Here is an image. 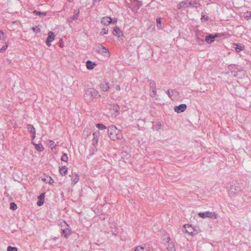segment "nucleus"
<instances>
[{
	"mask_svg": "<svg viewBox=\"0 0 251 251\" xmlns=\"http://www.w3.org/2000/svg\"><path fill=\"white\" fill-rule=\"evenodd\" d=\"M107 133L109 137L113 141L119 140L122 138L120 130L114 125L108 127Z\"/></svg>",
	"mask_w": 251,
	"mask_h": 251,
	"instance_id": "1",
	"label": "nucleus"
},
{
	"mask_svg": "<svg viewBox=\"0 0 251 251\" xmlns=\"http://www.w3.org/2000/svg\"><path fill=\"white\" fill-rule=\"evenodd\" d=\"M100 95L99 92L94 88H90L87 89L84 95V99L87 101H91L94 98H99Z\"/></svg>",
	"mask_w": 251,
	"mask_h": 251,
	"instance_id": "2",
	"label": "nucleus"
},
{
	"mask_svg": "<svg viewBox=\"0 0 251 251\" xmlns=\"http://www.w3.org/2000/svg\"><path fill=\"white\" fill-rule=\"evenodd\" d=\"M183 230L186 233L191 236H194L199 232V228L193 226L192 225H185L183 226Z\"/></svg>",
	"mask_w": 251,
	"mask_h": 251,
	"instance_id": "3",
	"label": "nucleus"
},
{
	"mask_svg": "<svg viewBox=\"0 0 251 251\" xmlns=\"http://www.w3.org/2000/svg\"><path fill=\"white\" fill-rule=\"evenodd\" d=\"M59 225L61 227V233L64 235L65 237L67 238L71 234L70 226L65 221L60 222Z\"/></svg>",
	"mask_w": 251,
	"mask_h": 251,
	"instance_id": "4",
	"label": "nucleus"
},
{
	"mask_svg": "<svg viewBox=\"0 0 251 251\" xmlns=\"http://www.w3.org/2000/svg\"><path fill=\"white\" fill-rule=\"evenodd\" d=\"M96 51L105 57H109L110 55L108 50L101 45H99L96 47Z\"/></svg>",
	"mask_w": 251,
	"mask_h": 251,
	"instance_id": "5",
	"label": "nucleus"
},
{
	"mask_svg": "<svg viewBox=\"0 0 251 251\" xmlns=\"http://www.w3.org/2000/svg\"><path fill=\"white\" fill-rule=\"evenodd\" d=\"M131 10L134 12H137L138 10L143 5L141 1L138 0H130Z\"/></svg>",
	"mask_w": 251,
	"mask_h": 251,
	"instance_id": "6",
	"label": "nucleus"
},
{
	"mask_svg": "<svg viewBox=\"0 0 251 251\" xmlns=\"http://www.w3.org/2000/svg\"><path fill=\"white\" fill-rule=\"evenodd\" d=\"M198 215L201 218H214L216 219L217 218V214L215 212H212L210 211H205L203 212H199Z\"/></svg>",
	"mask_w": 251,
	"mask_h": 251,
	"instance_id": "7",
	"label": "nucleus"
},
{
	"mask_svg": "<svg viewBox=\"0 0 251 251\" xmlns=\"http://www.w3.org/2000/svg\"><path fill=\"white\" fill-rule=\"evenodd\" d=\"M230 187L228 186L227 187L228 191V193L230 195L233 196L236 195L241 191L240 187L238 186H232L230 184Z\"/></svg>",
	"mask_w": 251,
	"mask_h": 251,
	"instance_id": "8",
	"label": "nucleus"
},
{
	"mask_svg": "<svg viewBox=\"0 0 251 251\" xmlns=\"http://www.w3.org/2000/svg\"><path fill=\"white\" fill-rule=\"evenodd\" d=\"M149 85L150 89L152 92V94H151V96L152 97H155L156 95V83L155 81L152 80H150L149 81Z\"/></svg>",
	"mask_w": 251,
	"mask_h": 251,
	"instance_id": "9",
	"label": "nucleus"
},
{
	"mask_svg": "<svg viewBox=\"0 0 251 251\" xmlns=\"http://www.w3.org/2000/svg\"><path fill=\"white\" fill-rule=\"evenodd\" d=\"M55 35L52 31H49L48 33V37L46 41V43L48 47L51 46L50 43L54 40Z\"/></svg>",
	"mask_w": 251,
	"mask_h": 251,
	"instance_id": "10",
	"label": "nucleus"
},
{
	"mask_svg": "<svg viewBox=\"0 0 251 251\" xmlns=\"http://www.w3.org/2000/svg\"><path fill=\"white\" fill-rule=\"evenodd\" d=\"M79 11L78 9H75L74 11V15L70 16L67 19L69 23H72L73 21H75L78 19Z\"/></svg>",
	"mask_w": 251,
	"mask_h": 251,
	"instance_id": "11",
	"label": "nucleus"
},
{
	"mask_svg": "<svg viewBox=\"0 0 251 251\" xmlns=\"http://www.w3.org/2000/svg\"><path fill=\"white\" fill-rule=\"evenodd\" d=\"M100 89L103 91H107L110 87L109 83L106 80H104L100 82Z\"/></svg>",
	"mask_w": 251,
	"mask_h": 251,
	"instance_id": "12",
	"label": "nucleus"
},
{
	"mask_svg": "<svg viewBox=\"0 0 251 251\" xmlns=\"http://www.w3.org/2000/svg\"><path fill=\"white\" fill-rule=\"evenodd\" d=\"M187 108L185 104H180L178 106H176L174 108V110L177 113H180L184 112Z\"/></svg>",
	"mask_w": 251,
	"mask_h": 251,
	"instance_id": "13",
	"label": "nucleus"
},
{
	"mask_svg": "<svg viewBox=\"0 0 251 251\" xmlns=\"http://www.w3.org/2000/svg\"><path fill=\"white\" fill-rule=\"evenodd\" d=\"M218 34H215L214 35L213 34H210L208 36H206L205 37V41L208 43L210 44L212 42L214 41L215 38L217 37H218Z\"/></svg>",
	"mask_w": 251,
	"mask_h": 251,
	"instance_id": "14",
	"label": "nucleus"
},
{
	"mask_svg": "<svg viewBox=\"0 0 251 251\" xmlns=\"http://www.w3.org/2000/svg\"><path fill=\"white\" fill-rule=\"evenodd\" d=\"M112 22V20L110 17H104L101 20V23L105 25H108Z\"/></svg>",
	"mask_w": 251,
	"mask_h": 251,
	"instance_id": "15",
	"label": "nucleus"
},
{
	"mask_svg": "<svg viewBox=\"0 0 251 251\" xmlns=\"http://www.w3.org/2000/svg\"><path fill=\"white\" fill-rule=\"evenodd\" d=\"M79 176L77 173H74L72 175L71 182L73 184H76L79 180Z\"/></svg>",
	"mask_w": 251,
	"mask_h": 251,
	"instance_id": "16",
	"label": "nucleus"
},
{
	"mask_svg": "<svg viewBox=\"0 0 251 251\" xmlns=\"http://www.w3.org/2000/svg\"><path fill=\"white\" fill-rule=\"evenodd\" d=\"M113 34L117 37H120L123 35L122 30L117 26L115 27L113 30Z\"/></svg>",
	"mask_w": 251,
	"mask_h": 251,
	"instance_id": "17",
	"label": "nucleus"
},
{
	"mask_svg": "<svg viewBox=\"0 0 251 251\" xmlns=\"http://www.w3.org/2000/svg\"><path fill=\"white\" fill-rule=\"evenodd\" d=\"M59 172L62 176L66 175L68 173V168L65 166L59 167Z\"/></svg>",
	"mask_w": 251,
	"mask_h": 251,
	"instance_id": "18",
	"label": "nucleus"
},
{
	"mask_svg": "<svg viewBox=\"0 0 251 251\" xmlns=\"http://www.w3.org/2000/svg\"><path fill=\"white\" fill-rule=\"evenodd\" d=\"M32 143L35 146V148L36 150H37L39 151H42L44 150V148L42 144H36L33 142H32Z\"/></svg>",
	"mask_w": 251,
	"mask_h": 251,
	"instance_id": "19",
	"label": "nucleus"
},
{
	"mask_svg": "<svg viewBox=\"0 0 251 251\" xmlns=\"http://www.w3.org/2000/svg\"><path fill=\"white\" fill-rule=\"evenodd\" d=\"M96 65V64L95 63L92 62L90 60H88L86 62V67L88 70L93 69Z\"/></svg>",
	"mask_w": 251,
	"mask_h": 251,
	"instance_id": "20",
	"label": "nucleus"
},
{
	"mask_svg": "<svg viewBox=\"0 0 251 251\" xmlns=\"http://www.w3.org/2000/svg\"><path fill=\"white\" fill-rule=\"evenodd\" d=\"M27 129L31 133H34L36 132L34 127L31 125H27Z\"/></svg>",
	"mask_w": 251,
	"mask_h": 251,
	"instance_id": "21",
	"label": "nucleus"
},
{
	"mask_svg": "<svg viewBox=\"0 0 251 251\" xmlns=\"http://www.w3.org/2000/svg\"><path fill=\"white\" fill-rule=\"evenodd\" d=\"M97 134H98V133L97 132H94L93 133V136H94V138L93 139V144L94 146H95L97 144L98 142V141H99V138L97 136Z\"/></svg>",
	"mask_w": 251,
	"mask_h": 251,
	"instance_id": "22",
	"label": "nucleus"
},
{
	"mask_svg": "<svg viewBox=\"0 0 251 251\" xmlns=\"http://www.w3.org/2000/svg\"><path fill=\"white\" fill-rule=\"evenodd\" d=\"M42 180L44 182L49 183V184H52L53 182V180L50 176H47L46 178H42Z\"/></svg>",
	"mask_w": 251,
	"mask_h": 251,
	"instance_id": "23",
	"label": "nucleus"
},
{
	"mask_svg": "<svg viewBox=\"0 0 251 251\" xmlns=\"http://www.w3.org/2000/svg\"><path fill=\"white\" fill-rule=\"evenodd\" d=\"M244 49V46L241 44L236 45V47L235 48V50L237 52H240Z\"/></svg>",
	"mask_w": 251,
	"mask_h": 251,
	"instance_id": "24",
	"label": "nucleus"
},
{
	"mask_svg": "<svg viewBox=\"0 0 251 251\" xmlns=\"http://www.w3.org/2000/svg\"><path fill=\"white\" fill-rule=\"evenodd\" d=\"M33 13L37 15H39L40 17H42L46 15V12H41L37 10H34Z\"/></svg>",
	"mask_w": 251,
	"mask_h": 251,
	"instance_id": "25",
	"label": "nucleus"
},
{
	"mask_svg": "<svg viewBox=\"0 0 251 251\" xmlns=\"http://www.w3.org/2000/svg\"><path fill=\"white\" fill-rule=\"evenodd\" d=\"M244 17L245 19L249 20L251 18V11H246L244 14Z\"/></svg>",
	"mask_w": 251,
	"mask_h": 251,
	"instance_id": "26",
	"label": "nucleus"
},
{
	"mask_svg": "<svg viewBox=\"0 0 251 251\" xmlns=\"http://www.w3.org/2000/svg\"><path fill=\"white\" fill-rule=\"evenodd\" d=\"M167 249L169 251H175V247L173 243H169L168 245Z\"/></svg>",
	"mask_w": 251,
	"mask_h": 251,
	"instance_id": "27",
	"label": "nucleus"
},
{
	"mask_svg": "<svg viewBox=\"0 0 251 251\" xmlns=\"http://www.w3.org/2000/svg\"><path fill=\"white\" fill-rule=\"evenodd\" d=\"M96 127L100 130H103L106 128V126L102 124H98L96 125Z\"/></svg>",
	"mask_w": 251,
	"mask_h": 251,
	"instance_id": "28",
	"label": "nucleus"
},
{
	"mask_svg": "<svg viewBox=\"0 0 251 251\" xmlns=\"http://www.w3.org/2000/svg\"><path fill=\"white\" fill-rule=\"evenodd\" d=\"M61 160L62 161H64V162H67L68 160V157L66 153H63L61 158Z\"/></svg>",
	"mask_w": 251,
	"mask_h": 251,
	"instance_id": "29",
	"label": "nucleus"
},
{
	"mask_svg": "<svg viewBox=\"0 0 251 251\" xmlns=\"http://www.w3.org/2000/svg\"><path fill=\"white\" fill-rule=\"evenodd\" d=\"M108 33V29L106 28H103L101 31L100 32V35L102 36L104 34H106Z\"/></svg>",
	"mask_w": 251,
	"mask_h": 251,
	"instance_id": "30",
	"label": "nucleus"
},
{
	"mask_svg": "<svg viewBox=\"0 0 251 251\" xmlns=\"http://www.w3.org/2000/svg\"><path fill=\"white\" fill-rule=\"evenodd\" d=\"M183 3H184V6L185 7H187L188 6H191V5L192 4V2H189L188 0L183 1H182Z\"/></svg>",
	"mask_w": 251,
	"mask_h": 251,
	"instance_id": "31",
	"label": "nucleus"
},
{
	"mask_svg": "<svg viewBox=\"0 0 251 251\" xmlns=\"http://www.w3.org/2000/svg\"><path fill=\"white\" fill-rule=\"evenodd\" d=\"M134 251H144V246H139L136 247L134 250Z\"/></svg>",
	"mask_w": 251,
	"mask_h": 251,
	"instance_id": "32",
	"label": "nucleus"
},
{
	"mask_svg": "<svg viewBox=\"0 0 251 251\" xmlns=\"http://www.w3.org/2000/svg\"><path fill=\"white\" fill-rule=\"evenodd\" d=\"M10 208L11 209L15 210L17 209V206L14 202H11L10 203Z\"/></svg>",
	"mask_w": 251,
	"mask_h": 251,
	"instance_id": "33",
	"label": "nucleus"
},
{
	"mask_svg": "<svg viewBox=\"0 0 251 251\" xmlns=\"http://www.w3.org/2000/svg\"><path fill=\"white\" fill-rule=\"evenodd\" d=\"M111 232H112V234L114 235H116L118 232L116 227H111Z\"/></svg>",
	"mask_w": 251,
	"mask_h": 251,
	"instance_id": "34",
	"label": "nucleus"
},
{
	"mask_svg": "<svg viewBox=\"0 0 251 251\" xmlns=\"http://www.w3.org/2000/svg\"><path fill=\"white\" fill-rule=\"evenodd\" d=\"M7 250V251H17V248L14 247L8 246Z\"/></svg>",
	"mask_w": 251,
	"mask_h": 251,
	"instance_id": "35",
	"label": "nucleus"
},
{
	"mask_svg": "<svg viewBox=\"0 0 251 251\" xmlns=\"http://www.w3.org/2000/svg\"><path fill=\"white\" fill-rule=\"evenodd\" d=\"M33 32L37 33L40 31V28L37 26L33 27L32 28Z\"/></svg>",
	"mask_w": 251,
	"mask_h": 251,
	"instance_id": "36",
	"label": "nucleus"
},
{
	"mask_svg": "<svg viewBox=\"0 0 251 251\" xmlns=\"http://www.w3.org/2000/svg\"><path fill=\"white\" fill-rule=\"evenodd\" d=\"M175 90L169 89L167 92V94L171 98L172 96V94H173V92Z\"/></svg>",
	"mask_w": 251,
	"mask_h": 251,
	"instance_id": "37",
	"label": "nucleus"
},
{
	"mask_svg": "<svg viewBox=\"0 0 251 251\" xmlns=\"http://www.w3.org/2000/svg\"><path fill=\"white\" fill-rule=\"evenodd\" d=\"M45 198V193H42L38 196V199L40 200L43 201Z\"/></svg>",
	"mask_w": 251,
	"mask_h": 251,
	"instance_id": "38",
	"label": "nucleus"
},
{
	"mask_svg": "<svg viewBox=\"0 0 251 251\" xmlns=\"http://www.w3.org/2000/svg\"><path fill=\"white\" fill-rule=\"evenodd\" d=\"M192 2V4L191 5V6H192V7H198L199 6V3H198L197 2L194 1V2Z\"/></svg>",
	"mask_w": 251,
	"mask_h": 251,
	"instance_id": "39",
	"label": "nucleus"
},
{
	"mask_svg": "<svg viewBox=\"0 0 251 251\" xmlns=\"http://www.w3.org/2000/svg\"><path fill=\"white\" fill-rule=\"evenodd\" d=\"M7 47H8L7 45L3 46L0 49V52H2L3 51L6 50L7 49Z\"/></svg>",
	"mask_w": 251,
	"mask_h": 251,
	"instance_id": "40",
	"label": "nucleus"
},
{
	"mask_svg": "<svg viewBox=\"0 0 251 251\" xmlns=\"http://www.w3.org/2000/svg\"><path fill=\"white\" fill-rule=\"evenodd\" d=\"M44 204V201L42 200H40L37 202V205L38 206H42Z\"/></svg>",
	"mask_w": 251,
	"mask_h": 251,
	"instance_id": "41",
	"label": "nucleus"
},
{
	"mask_svg": "<svg viewBox=\"0 0 251 251\" xmlns=\"http://www.w3.org/2000/svg\"><path fill=\"white\" fill-rule=\"evenodd\" d=\"M184 3H183L182 2H180L179 5H178V8L179 9L181 8H182V7H185L184 6Z\"/></svg>",
	"mask_w": 251,
	"mask_h": 251,
	"instance_id": "42",
	"label": "nucleus"
},
{
	"mask_svg": "<svg viewBox=\"0 0 251 251\" xmlns=\"http://www.w3.org/2000/svg\"><path fill=\"white\" fill-rule=\"evenodd\" d=\"M156 21L157 24V27H159L158 25L161 23V19L160 18H157Z\"/></svg>",
	"mask_w": 251,
	"mask_h": 251,
	"instance_id": "43",
	"label": "nucleus"
},
{
	"mask_svg": "<svg viewBox=\"0 0 251 251\" xmlns=\"http://www.w3.org/2000/svg\"><path fill=\"white\" fill-rule=\"evenodd\" d=\"M50 146H54V141L50 140Z\"/></svg>",
	"mask_w": 251,
	"mask_h": 251,
	"instance_id": "44",
	"label": "nucleus"
},
{
	"mask_svg": "<svg viewBox=\"0 0 251 251\" xmlns=\"http://www.w3.org/2000/svg\"><path fill=\"white\" fill-rule=\"evenodd\" d=\"M115 90L116 91H120V86L119 85H117L115 87Z\"/></svg>",
	"mask_w": 251,
	"mask_h": 251,
	"instance_id": "45",
	"label": "nucleus"
},
{
	"mask_svg": "<svg viewBox=\"0 0 251 251\" xmlns=\"http://www.w3.org/2000/svg\"><path fill=\"white\" fill-rule=\"evenodd\" d=\"M31 134H32V139L33 140V139H35V138L36 132H35V133H31Z\"/></svg>",
	"mask_w": 251,
	"mask_h": 251,
	"instance_id": "46",
	"label": "nucleus"
},
{
	"mask_svg": "<svg viewBox=\"0 0 251 251\" xmlns=\"http://www.w3.org/2000/svg\"><path fill=\"white\" fill-rule=\"evenodd\" d=\"M207 16H202V17H201V20H203V19H205V20H206V19H207Z\"/></svg>",
	"mask_w": 251,
	"mask_h": 251,
	"instance_id": "47",
	"label": "nucleus"
},
{
	"mask_svg": "<svg viewBox=\"0 0 251 251\" xmlns=\"http://www.w3.org/2000/svg\"><path fill=\"white\" fill-rule=\"evenodd\" d=\"M111 23H113L114 24H116L117 23V20H112V22Z\"/></svg>",
	"mask_w": 251,
	"mask_h": 251,
	"instance_id": "48",
	"label": "nucleus"
},
{
	"mask_svg": "<svg viewBox=\"0 0 251 251\" xmlns=\"http://www.w3.org/2000/svg\"><path fill=\"white\" fill-rule=\"evenodd\" d=\"M240 73L242 74V75H245V71H241Z\"/></svg>",
	"mask_w": 251,
	"mask_h": 251,
	"instance_id": "49",
	"label": "nucleus"
},
{
	"mask_svg": "<svg viewBox=\"0 0 251 251\" xmlns=\"http://www.w3.org/2000/svg\"><path fill=\"white\" fill-rule=\"evenodd\" d=\"M115 110L116 112H118V108H117V106L115 108Z\"/></svg>",
	"mask_w": 251,
	"mask_h": 251,
	"instance_id": "50",
	"label": "nucleus"
},
{
	"mask_svg": "<svg viewBox=\"0 0 251 251\" xmlns=\"http://www.w3.org/2000/svg\"><path fill=\"white\" fill-rule=\"evenodd\" d=\"M144 251H149V249H145V248H144Z\"/></svg>",
	"mask_w": 251,
	"mask_h": 251,
	"instance_id": "51",
	"label": "nucleus"
},
{
	"mask_svg": "<svg viewBox=\"0 0 251 251\" xmlns=\"http://www.w3.org/2000/svg\"><path fill=\"white\" fill-rule=\"evenodd\" d=\"M69 2H71L73 1V0H67Z\"/></svg>",
	"mask_w": 251,
	"mask_h": 251,
	"instance_id": "52",
	"label": "nucleus"
},
{
	"mask_svg": "<svg viewBox=\"0 0 251 251\" xmlns=\"http://www.w3.org/2000/svg\"><path fill=\"white\" fill-rule=\"evenodd\" d=\"M168 240H169H169H170V237H168Z\"/></svg>",
	"mask_w": 251,
	"mask_h": 251,
	"instance_id": "53",
	"label": "nucleus"
}]
</instances>
